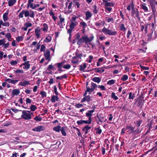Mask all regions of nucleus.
I'll list each match as a JSON object with an SVG mask.
<instances>
[{"mask_svg":"<svg viewBox=\"0 0 157 157\" xmlns=\"http://www.w3.org/2000/svg\"><path fill=\"white\" fill-rule=\"evenodd\" d=\"M22 114L21 116L22 119L25 120H29L32 119L31 115L33 114V113L28 110H23L22 111Z\"/></svg>","mask_w":157,"mask_h":157,"instance_id":"f257e3e1","label":"nucleus"},{"mask_svg":"<svg viewBox=\"0 0 157 157\" xmlns=\"http://www.w3.org/2000/svg\"><path fill=\"white\" fill-rule=\"evenodd\" d=\"M102 31L105 34L108 35L109 36H114L116 34L117 32L113 31L112 30H109L104 27L102 29Z\"/></svg>","mask_w":157,"mask_h":157,"instance_id":"f03ea898","label":"nucleus"},{"mask_svg":"<svg viewBox=\"0 0 157 157\" xmlns=\"http://www.w3.org/2000/svg\"><path fill=\"white\" fill-rule=\"evenodd\" d=\"M95 106H94L92 109L88 110L86 113V116L88 117V120L92 122V116L93 115V113L95 111Z\"/></svg>","mask_w":157,"mask_h":157,"instance_id":"7ed1b4c3","label":"nucleus"},{"mask_svg":"<svg viewBox=\"0 0 157 157\" xmlns=\"http://www.w3.org/2000/svg\"><path fill=\"white\" fill-rule=\"evenodd\" d=\"M24 11V15L25 17L29 16L31 18H33L35 16L34 12L30 10L29 11L28 10H23Z\"/></svg>","mask_w":157,"mask_h":157,"instance_id":"20e7f679","label":"nucleus"},{"mask_svg":"<svg viewBox=\"0 0 157 157\" xmlns=\"http://www.w3.org/2000/svg\"><path fill=\"white\" fill-rule=\"evenodd\" d=\"M83 36L85 43L86 44H90V42L93 41L94 38V36L92 34L91 35V36L90 37H88L87 36Z\"/></svg>","mask_w":157,"mask_h":157,"instance_id":"39448f33","label":"nucleus"},{"mask_svg":"<svg viewBox=\"0 0 157 157\" xmlns=\"http://www.w3.org/2000/svg\"><path fill=\"white\" fill-rule=\"evenodd\" d=\"M45 129V127L43 125L38 126L32 129L33 131L36 132H40L44 130Z\"/></svg>","mask_w":157,"mask_h":157,"instance_id":"423d86ee","label":"nucleus"},{"mask_svg":"<svg viewBox=\"0 0 157 157\" xmlns=\"http://www.w3.org/2000/svg\"><path fill=\"white\" fill-rule=\"evenodd\" d=\"M50 52L47 49L45 50L44 52V56L46 60L50 61L51 60V58L50 56Z\"/></svg>","mask_w":157,"mask_h":157,"instance_id":"0eeeda50","label":"nucleus"},{"mask_svg":"<svg viewBox=\"0 0 157 157\" xmlns=\"http://www.w3.org/2000/svg\"><path fill=\"white\" fill-rule=\"evenodd\" d=\"M29 63V61L25 62V63L21 64L20 67H21L23 66H24L23 67V69L25 70H28L30 68V65Z\"/></svg>","mask_w":157,"mask_h":157,"instance_id":"6e6552de","label":"nucleus"},{"mask_svg":"<svg viewBox=\"0 0 157 157\" xmlns=\"http://www.w3.org/2000/svg\"><path fill=\"white\" fill-rule=\"evenodd\" d=\"M81 61V60L76 56L73 57L71 59V63L73 64H78Z\"/></svg>","mask_w":157,"mask_h":157,"instance_id":"1a4fd4ad","label":"nucleus"},{"mask_svg":"<svg viewBox=\"0 0 157 157\" xmlns=\"http://www.w3.org/2000/svg\"><path fill=\"white\" fill-rule=\"evenodd\" d=\"M91 121L89 120L88 121H85L83 120H80L77 121V123L78 125L81 124H90L91 123Z\"/></svg>","mask_w":157,"mask_h":157,"instance_id":"9d476101","label":"nucleus"},{"mask_svg":"<svg viewBox=\"0 0 157 157\" xmlns=\"http://www.w3.org/2000/svg\"><path fill=\"white\" fill-rule=\"evenodd\" d=\"M125 128L127 132H128L129 133L134 132V128L132 126L127 125Z\"/></svg>","mask_w":157,"mask_h":157,"instance_id":"9b49d317","label":"nucleus"},{"mask_svg":"<svg viewBox=\"0 0 157 157\" xmlns=\"http://www.w3.org/2000/svg\"><path fill=\"white\" fill-rule=\"evenodd\" d=\"M84 98L82 99L81 102L83 103L84 102L87 101L88 102H89L91 100V97L90 95H86L84 96Z\"/></svg>","mask_w":157,"mask_h":157,"instance_id":"f8f14e48","label":"nucleus"},{"mask_svg":"<svg viewBox=\"0 0 157 157\" xmlns=\"http://www.w3.org/2000/svg\"><path fill=\"white\" fill-rule=\"evenodd\" d=\"M132 13L133 14H135L136 17L138 18H140V16L139 13V12L138 10L135 11L134 8V6L133 4V3H132Z\"/></svg>","mask_w":157,"mask_h":157,"instance_id":"ddd939ff","label":"nucleus"},{"mask_svg":"<svg viewBox=\"0 0 157 157\" xmlns=\"http://www.w3.org/2000/svg\"><path fill=\"white\" fill-rule=\"evenodd\" d=\"M33 25L32 24L29 22L25 23L24 24V26L22 28V29L24 31H27L28 28L31 27Z\"/></svg>","mask_w":157,"mask_h":157,"instance_id":"4468645a","label":"nucleus"},{"mask_svg":"<svg viewBox=\"0 0 157 157\" xmlns=\"http://www.w3.org/2000/svg\"><path fill=\"white\" fill-rule=\"evenodd\" d=\"M88 85V83H87L86 84V86ZM86 92L83 95V96H85L87 94V92H89V94H91V93L92 92H93L94 91V90L91 87L90 88L89 86H86Z\"/></svg>","mask_w":157,"mask_h":157,"instance_id":"2eb2a0df","label":"nucleus"},{"mask_svg":"<svg viewBox=\"0 0 157 157\" xmlns=\"http://www.w3.org/2000/svg\"><path fill=\"white\" fill-rule=\"evenodd\" d=\"M40 30L39 27L36 28L35 29V33L37 38H39L40 34Z\"/></svg>","mask_w":157,"mask_h":157,"instance_id":"dca6fc26","label":"nucleus"},{"mask_svg":"<svg viewBox=\"0 0 157 157\" xmlns=\"http://www.w3.org/2000/svg\"><path fill=\"white\" fill-rule=\"evenodd\" d=\"M59 98L57 96V95H52L51 101L52 102H55L56 101H59Z\"/></svg>","mask_w":157,"mask_h":157,"instance_id":"f3484780","label":"nucleus"},{"mask_svg":"<svg viewBox=\"0 0 157 157\" xmlns=\"http://www.w3.org/2000/svg\"><path fill=\"white\" fill-rule=\"evenodd\" d=\"M29 84V82L28 81L25 80L23 82L21 81L19 82L18 85L23 86H25L28 85Z\"/></svg>","mask_w":157,"mask_h":157,"instance_id":"a211bd4d","label":"nucleus"},{"mask_svg":"<svg viewBox=\"0 0 157 157\" xmlns=\"http://www.w3.org/2000/svg\"><path fill=\"white\" fill-rule=\"evenodd\" d=\"M20 93V91L18 89H14L13 90L12 93V97L16 95H18Z\"/></svg>","mask_w":157,"mask_h":157,"instance_id":"6ab92c4d","label":"nucleus"},{"mask_svg":"<svg viewBox=\"0 0 157 157\" xmlns=\"http://www.w3.org/2000/svg\"><path fill=\"white\" fill-rule=\"evenodd\" d=\"M34 2V0H28V8L30 7L31 8L33 9V8H33V2Z\"/></svg>","mask_w":157,"mask_h":157,"instance_id":"aec40b11","label":"nucleus"},{"mask_svg":"<svg viewBox=\"0 0 157 157\" xmlns=\"http://www.w3.org/2000/svg\"><path fill=\"white\" fill-rule=\"evenodd\" d=\"M86 15V20L89 19L92 16V13L89 11L86 12L85 13Z\"/></svg>","mask_w":157,"mask_h":157,"instance_id":"412c9836","label":"nucleus"},{"mask_svg":"<svg viewBox=\"0 0 157 157\" xmlns=\"http://www.w3.org/2000/svg\"><path fill=\"white\" fill-rule=\"evenodd\" d=\"M8 12H6L3 15V21L4 22H6L8 20Z\"/></svg>","mask_w":157,"mask_h":157,"instance_id":"4be33fe9","label":"nucleus"},{"mask_svg":"<svg viewBox=\"0 0 157 157\" xmlns=\"http://www.w3.org/2000/svg\"><path fill=\"white\" fill-rule=\"evenodd\" d=\"M71 21V23L70 25V28L71 29H74L75 27L78 24L77 21Z\"/></svg>","mask_w":157,"mask_h":157,"instance_id":"5701e85b","label":"nucleus"},{"mask_svg":"<svg viewBox=\"0 0 157 157\" xmlns=\"http://www.w3.org/2000/svg\"><path fill=\"white\" fill-rule=\"evenodd\" d=\"M91 127H89L88 125L85 126L83 128V130L85 132V134H87L89 132V130H90Z\"/></svg>","mask_w":157,"mask_h":157,"instance_id":"b1692460","label":"nucleus"},{"mask_svg":"<svg viewBox=\"0 0 157 157\" xmlns=\"http://www.w3.org/2000/svg\"><path fill=\"white\" fill-rule=\"evenodd\" d=\"M105 20L108 23H113L114 21V19L112 17H105Z\"/></svg>","mask_w":157,"mask_h":157,"instance_id":"393cba45","label":"nucleus"},{"mask_svg":"<svg viewBox=\"0 0 157 157\" xmlns=\"http://www.w3.org/2000/svg\"><path fill=\"white\" fill-rule=\"evenodd\" d=\"M92 80L93 81L98 83L101 81V78L100 77H94Z\"/></svg>","mask_w":157,"mask_h":157,"instance_id":"a878e982","label":"nucleus"},{"mask_svg":"<svg viewBox=\"0 0 157 157\" xmlns=\"http://www.w3.org/2000/svg\"><path fill=\"white\" fill-rule=\"evenodd\" d=\"M85 42L84 39V36H82V37L80 38L78 40L77 42V44L79 45H81L83 43Z\"/></svg>","mask_w":157,"mask_h":157,"instance_id":"bb28decb","label":"nucleus"},{"mask_svg":"<svg viewBox=\"0 0 157 157\" xmlns=\"http://www.w3.org/2000/svg\"><path fill=\"white\" fill-rule=\"evenodd\" d=\"M16 2V0H9L8 4V6H11L14 5Z\"/></svg>","mask_w":157,"mask_h":157,"instance_id":"cd10ccee","label":"nucleus"},{"mask_svg":"<svg viewBox=\"0 0 157 157\" xmlns=\"http://www.w3.org/2000/svg\"><path fill=\"white\" fill-rule=\"evenodd\" d=\"M43 27L41 28L42 31L44 32H47L48 29V25L46 23H44L43 24Z\"/></svg>","mask_w":157,"mask_h":157,"instance_id":"c85d7f7f","label":"nucleus"},{"mask_svg":"<svg viewBox=\"0 0 157 157\" xmlns=\"http://www.w3.org/2000/svg\"><path fill=\"white\" fill-rule=\"evenodd\" d=\"M61 129V127L59 125H57L53 128V130L57 132H59Z\"/></svg>","mask_w":157,"mask_h":157,"instance_id":"c756f323","label":"nucleus"},{"mask_svg":"<svg viewBox=\"0 0 157 157\" xmlns=\"http://www.w3.org/2000/svg\"><path fill=\"white\" fill-rule=\"evenodd\" d=\"M142 121V120H139L136 121H135L134 123L135 124V125L136 127H138L140 126Z\"/></svg>","mask_w":157,"mask_h":157,"instance_id":"7c9ffc66","label":"nucleus"},{"mask_svg":"<svg viewBox=\"0 0 157 157\" xmlns=\"http://www.w3.org/2000/svg\"><path fill=\"white\" fill-rule=\"evenodd\" d=\"M66 127H63L61 129V133L62 134L63 136H66L67 135L66 133L65 132V130H66Z\"/></svg>","mask_w":157,"mask_h":157,"instance_id":"2f4dec72","label":"nucleus"},{"mask_svg":"<svg viewBox=\"0 0 157 157\" xmlns=\"http://www.w3.org/2000/svg\"><path fill=\"white\" fill-rule=\"evenodd\" d=\"M80 0H73V2L75 5L78 8H79L80 6V4L78 2Z\"/></svg>","mask_w":157,"mask_h":157,"instance_id":"473e14b6","label":"nucleus"},{"mask_svg":"<svg viewBox=\"0 0 157 157\" xmlns=\"http://www.w3.org/2000/svg\"><path fill=\"white\" fill-rule=\"evenodd\" d=\"M49 13L50 16H52V18L54 21H56L57 17L55 16L54 13L52 11H51L49 12Z\"/></svg>","mask_w":157,"mask_h":157,"instance_id":"72a5a7b5","label":"nucleus"},{"mask_svg":"<svg viewBox=\"0 0 157 157\" xmlns=\"http://www.w3.org/2000/svg\"><path fill=\"white\" fill-rule=\"evenodd\" d=\"M51 36H48L46 37L44 41L46 43H48L50 42L51 41Z\"/></svg>","mask_w":157,"mask_h":157,"instance_id":"f704fd0d","label":"nucleus"},{"mask_svg":"<svg viewBox=\"0 0 157 157\" xmlns=\"http://www.w3.org/2000/svg\"><path fill=\"white\" fill-rule=\"evenodd\" d=\"M59 18L60 20V24L63 25V24L64 23V21L65 20L64 18L62 17L61 14H60L59 16Z\"/></svg>","mask_w":157,"mask_h":157,"instance_id":"c9c22d12","label":"nucleus"},{"mask_svg":"<svg viewBox=\"0 0 157 157\" xmlns=\"http://www.w3.org/2000/svg\"><path fill=\"white\" fill-rule=\"evenodd\" d=\"M141 8L144 10V12H147L148 11V9L145 6V3L142 4L141 6Z\"/></svg>","mask_w":157,"mask_h":157,"instance_id":"e433bc0d","label":"nucleus"},{"mask_svg":"<svg viewBox=\"0 0 157 157\" xmlns=\"http://www.w3.org/2000/svg\"><path fill=\"white\" fill-rule=\"evenodd\" d=\"M2 25L3 26L8 27L10 25L9 23L8 22H4L2 20L0 21Z\"/></svg>","mask_w":157,"mask_h":157,"instance_id":"4c0bfd02","label":"nucleus"},{"mask_svg":"<svg viewBox=\"0 0 157 157\" xmlns=\"http://www.w3.org/2000/svg\"><path fill=\"white\" fill-rule=\"evenodd\" d=\"M67 75L66 74H65L62 76H60L57 77H56V79H59L60 80H62L63 78H67Z\"/></svg>","mask_w":157,"mask_h":157,"instance_id":"58836bf2","label":"nucleus"},{"mask_svg":"<svg viewBox=\"0 0 157 157\" xmlns=\"http://www.w3.org/2000/svg\"><path fill=\"white\" fill-rule=\"evenodd\" d=\"M111 98L115 100H117L118 99V97L116 95L115 93L113 92L111 94Z\"/></svg>","mask_w":157,"mask_h":157,"instance_id":"ea45409f","label":"nucleus"},{"mask_svg":"<svg viewBox=\"0 0 157 157\" xmlns=\"http://www.w3.org/2000/svg\"><path fill=\"white\" fill-rule=\"evenodd\" d=\"M79 26L82 27V28H86L87 26V25L85 22L83 21L80 22Z\"/></svg>","mask_w":157,"mask_h":157,"instance_id":"a19ab883","label":"nucleus"},{"mask_svg":"<svg viewBox=\"0 0 157 157\" xmlns=\"http://www.w3.org/2000/svg\"><path fill=\"white\" fill-rule=\"evenodd\" d=\"M6 37L7 38L8 41H11V36L10 33H8L5 35Z\"/></svg>","mask_w":157,"mask_h":157,"instance_id":"79ce46f5","label":"nucleus"},{"mask_svg":"<svg viewBox=\"0 0 157 157\" xmlns=\"http://www.w3.org/2000/svg\"><path fill=\"white\" fill-rule=\"evenodd\" d=\"M75 55L78 59H80V60H81V59L83 56L82 53H78L77 52H76L75 53Z\"/></svg>","mask_w":157,"mask_h":157,"instance_id":"37998d69","label":"nucleus"},{"mask_svg":"<svg viewBox=\"0 0 157 157\" xmlns=\"http://www.w3.org/2000/svg\"><path fill=\"white\" fill-rule=\"evenodd\" d=\"M40 94L41 95L42 98H45L46 97L47 93L44 91H42L40 92Z\"/></svg>","mask_w":157,"mask_h":157,"instance_id":"c03bdc74","label":"nucleus"},{"mask_svg":"<svg viewBox=\"0 0 157 157\" xmlns=\"http://www.w3.org/2000/svg\"><path fill=\"white\" fill-rule=\"evenodd\" d=\"M115 82V80L111 79L108 81L107 82V84L109 85H112Z\"/></svg>","mask_w":157,"mask_h":157,"instance_id":"a18cd8bd","label":"nucleus"},{"mask_svg":"<svg viewBox=\"0 0 157 157\" xmlns=\"http://www.w3.org/2000/svg\"><path fill=\"white\" fill-rule=\"evenodd\" d=\"M113 3L107 2H105V6H113Z\"/></svg>","mask_w":157,"mask_h":157,"instance_id":"49530a36","label":"nucleus"},{"mask_svg":"<svg viewBox=\"0 0 157 157\" xmlns=\"http://www.w3.org/2000/svg\"><path fill=\"white\" fill-rule=\"evenodd\" d=\"M86 67V63H84L83 65H80V70L81 71L84 70Z\"/></svg>","mask_w":157,"mask_h":157,"instance_id":"de8ad7c7","label":"nucleus"},{"mask_svg":"<svg viewBox=\"0 0 157 157\" xmlns=\"http://www.w3.org/2000/svg\"><path fill=\"white\" fill-rule=\"evenodd\" d=\"M91 87L94 90L98 87L97 85L95 83L91 82Z\"/></svg>","mask_w":157,"mask_h":157,"instance_id":"09e8293b","label":"nucleus"},{"mask_svg":"<svg viewBox=\"0 0 157 157\" xmlns=\"http://www.w3.org/2000/svg\"><path fill=\"white\" fill-rule=\"evenodd\" d=\"M103 67L102 68H98L97 70V72H100V73H103L104 72L105 69Z\"/></svg>","mask_w":157,"mask_h":157,"instance_id":"8fccbe9b","label":"nucleus"},{"mask_svg":"<svg viewBox=\"0 0 157 157\" xmlns=\"http://www.w3.org/2000/svg\"><path fill=\"white\" fill-rule=\"evenodd\" d=\"M120 29L122 31H124L126 30V28L125 27L124 24H121L120 26Z\"/></svg>","mask_w":157,"mask_h":157,"instance_id":"3c124183","label":"nucleus"},{"mask_svg":"<svg viewBox=\"0 0 157 157\" xmlns=\"http://www.w3.org/2000/svg\"><path fill=\"white\" fill-rule=\"evenodd\" d=\"M98 87L100 88L101 90H106L105 87L103 85H98Z\"/></svg>","mask_w":157,"mask_h":157,"instance_id":"603ef678","label":"nucleus"},{"mask_svg":"<svg viewBox=\"0 0 157 157\" xmlns=\"http://www.w3.org/2000/svg\"><path fill=\"white\" fill-rule=\"evenodd\" d=\"M151 6V8L152 9V11L155 10V5L154 4V2L152 3H149Z\"/></svg>","mask_w":157,"mask_h":157,"instance_id":"864d4df0","label":"nucleus"},{"mask_svg":"<svg viewBox=\"0 0 157 157\" xmlns=\"http://www.w3.org/2000/svg\"><path fill=\"white\" fill-rule=\"evenodd\" d=\"M23 39V38L22 36H18L16 38V40L18 42L20 41H22Z\"/></svg>","mask_w":157,"mask_h":157,"instance_id":"5fc2aeb1","label":"nucleus"},{"mask_svg":"<svg viewBox=\"0 0 157 157\" xmlns=\"http://www.w3.org/2000/svg\"><path fill=\"white\" fill-rule=\"evenodd\" d=\"M37 109L36 106L34 105H32L30 106V109L32 111H35Z\"/></svg>","mask_w":157,"mask_h":157,"instance_id":"6e6d98bb","label":"nucleus"},{"mask_svg":"<svg viewBox=\"0 0 157 157\" xmlns=\"http://www.w3.org/2000/svg\"><path fill=\"white\" fill-rule=\"evenodd\" d=\"M46 47L44 44H42L41 46L40 51L41 52H45V51Z\"/></svg>","mask_w":157,"mask_h":157,"instance_id":"4d7b16f0","label":"nucleus"},{"mask_svg":"<svg viewBox=\"0 0 157 157\" xmlns=\"http://www.w3.org/2000/svg\"><path fill=\"white\" fill-rule=\"evenodd\" d=\"M24 11L22 10L21 12L18 15V17L19 19L20 18H22L24 17Z\"/></svg>","mask_w":157,"mask_h":157,"instance_id":"13d9d810","label":"nucleus"},{"mask_svg":"<svg viewBox=\"0 0 157 157\" xmlns=\"http://www.w3.org/2000/svg\"><path fill=\"white\" fill-rule=\"evenodd\" d=\"M75 106L76 108H80L83 106V105L80 103H77L75 104Z\"/></svg>","mask_w":157,"mask_h":157,"instance_id":"bf43d9fd","label":"nucleus"},{"mask_svg":"<svg viewBox=\"0 0 157 157\" xmlns=\"http://www.w3.org/2000/svg\"><path fill=\"white\" fill-rule=\"evenodd\" d=\"M93 10V12L94 13L96 14L98 13V11L97 10V6H92Z\"/></svg>","mask_w":157,"mask_h":157,"instance_id":"052dcab7","label":"nucleus"},{"mask_svg":"<svg viewBox=\"0 0 157 157\" xmlns=\"http://www.w3.org/2000/svg\"><path fill=\"white\" fill-rule=\"evenodd\" d=\"M135 97L134 94L132 95V93L131 92L129 93V99H133Z\"/></svg>","mask_w":157,"mask_h":157,"instance_id":"680f3d73","label":"nucleus"},{"mask_svg":"<svg viewBox=\"0 0 157 157\" xmlns=\"http://www.w3.org/2000/svg\"><path fill=\"white\" fill-rule=\"evenodd\" d=\"M128 79V76L127 75H124L123 77L121 78V79L123 81H125Z\"/></svg>","mask_w":157,"mask_h":157,"instance_id":"e2e57ef3","label":"nucleus"},{"mask_svg":"<svg viewBox=\"0 0 157 157\" xmlns=\"http://www.w3.org/2000/svg\"><path fill=\"white\" fill-rule=\"evenodd\" d=\"M17 63V60H12L10 62V64L12 66H14Z\"/></svg>","mask_w":157,"mask_h":157,"instance_id":"0e129e2a","label":"nucleus"},{"mask_svg":"<svg viewBox=\"0 0 157 157\" xmlns=\"http://www.w3.org/2000/svg\"><path fill=\"white\" fill-rule=\"evenodd\" d=\"M34 119L37 121H41L42 118L41 117H38L37 116H36L35 117Z\"/></svg>","mask_w":157,"mask_h":157,"instance_id":"69168bd1","label":"nucleus"},{"mask_svg":"<svg viewBox=\"0 0 157 157\" xmlns=\"http://www.w3.org/2000/svg\"><path fill=\"white\" fill-rule=\"evenodd\" d=\"M96 133L97 134H100L102 132V130L100 128H98L95 129Z\"/></svg>","mask_w":157,"mask_h":157,"instance_id":"338daca9","label":"nucleus"},{"mask_svg":"<svg viewBox=\"0 0 157 157\" xmlns=\"http://www.w3.org/2000/svg\"><path fill=\"white\" fill-rule=\"evenodd\" d=\"M71 67V65L68 64L65 65L63 66V68L66 69H69Z\"/></svg>","mask_w":157,"mask_h":157,"instance_id":"774afa93","label":"nucleus"}]
</instances>
